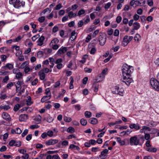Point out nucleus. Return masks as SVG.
<instances>
[{"instance_id": "nucleus-1", "label": "nucleus", "mask_w": 159, "mask_h": 159, "mask_svg": "<svg viewBox=\"0 0 159 159\" xmlns=\"http://www.w3.org/2000/svg\"><path fill=\"white\" fill-rule=\"evenodd\" d=\"M122 70L123 79L121 80V83H124L128 86L133 81L132 78L129 77L132 73L133 69L132 67L125 64L123 66Z\"/></svg>"}, {"instance_id": "nucleus-2", "label": "nucleus", "mask_w": 159, "mask_h": 159, "mask_svg": "<svg viewBox=\"0 0 159 159\" xmlns=\"http://www.w3.org/2000/svg\"><path fill=\"white\" fill-rule=\"evenodd\" d=\"M9 2L10 4L12 5L16 8L23 7L25 4L24 2H21L20 0H9Z\"/></svg>"}, {"instance_id": "nucleus-3", "label": "nucleus", "mask_w": 159, "mask_h": 159, "mask_svg": "<svg viewBox=\"0 0 159 159\" xmlns=\"http://www.w3.org/2000/svg\"><path fill=\"white\" fill-rule=\"evenodd\" d=\"M150 82L153 89L159 91V81L152 78L151 79Z\"/></svg>"}, {"instance_id": "nucleus-4", "label": "nucleus", "mask_w": 159, "mask_h": 159, "mask_svg": "<svg viewBox=\"0 0 159 159\" xmlns=\"http://www.w3.org/2000/svg\"><path fill=\"white\" fill-rule=\"evenodd\" d=\"M98 42V40L96 39H94L92 41V43H90L89 45V48H91L90 51V53L91 54H94L96 51V49L95 47H92V46H94V45H95Z\"/></svg>"}, {"instance_id": "nucleus-5", "label": "nucleus", "mask_w": 159, "mask_h": 159, "mask_svg": "<svg viewBox=\"0 0 159 159\" xmlns=\"http://www.w3.org/2000/svg\"><path fill=\"white\" fill-rule=\"evenodd\" d=\"M133 36H128L127 35L125 36L122 42V45L124 46H126L128 43L133 39Z\"/></svg>"}, {"instance_id": "nucleus-6", "label": "nucleus", "mask_w": 159, "mask_h": 159, "mask_svg": "<svg viewBox=\"0 0 159 159\" xmlns=\"http://www.w3.org/2000/svg\"><path fill=\"white\" fill-rule=\"evenodd\" d=\"M139 140L136 136L131 137L129 139V143L131 146L137 145L139 144Z\"/></svg>"}, {"instance_id": "nucleus-7", "label": "nucleus", "mask_w": 159, "mask_h": 159, "mask_svg": "<svg viewBox=\"0 0 159 159\" xmlns=\"http://www.w3.org/2000/svg\"><path fill=\"white\" fill-rule=\"evenodd\" d=\"M106 37L105 36L100 35L99 37L98 41L101 46H103L105 44L106 41Z\"/></svg>"}, {"instance_id": "nucleus-8", "label": "nucleus", "mask_w": 159, "mask_h": 159, "mask_svg": "<svg viewBox=\"0 0 159 159\" xmlns=\"http://www.w3.org/2000/svg\"><path fill=\"white\" fill-rule=\"evenodd\" d=\"M58 142L57 139H51L45 142V143L47 145H51L55 144Z\"/></svg>"}, {"instance_id": "nucleus-9", "label": "nucleus", "mask_w": 159, "mask_h": 159, "mask_svg": "<svg viewBox=\"0 0 159 159\" xmlns=\"http://www.w3.org/2000/svg\"><path fill=\"white\" fill-rule=\"evenodd\" d=\"M129 127L131 129H134L136 130H139L140 128L139 124L138 123L136 124H131L129 125Z\"/></svg>"}, {"instance_id": "nucleus-10", "label": "nucleus", "mask_w": 159, "mask_h": 159, "mask_svg": "<svg viewBox=\"0 0 159 159\" xmlns=\"http://www.w3.org/2000/svg\"><path fill=\"white\" fill-rule=\"evenodd\" d=\"M13 68V65L11 63H7L5 66H3L2 68V70H7L9 69L11 70Z\"/></svg>"}, {"instance_id": "nucleus-11", "label": "nucleus", "mask_w": 159, "mask_h": 159, "mask_svg": "<svg viewBox=\"0 0 159 159\" xmlns=\"http://www.w3.org/2000/svg\"><path fill=\"white\" fill-rule=\"evenodd\" d=\"M67 47H62L58 51L57 53L58 54H61L64 53L67 50Z\"/></svg>"}, {"instance_id": "nucleus-12", "label": "nucleus", "mask_w": 159, "mask_h": 159, "mask_svg": "<svg viewBox=\"0 0 159 159\" xmlns=\"http://www.w3.org/2000/svg\"><path fill=\"white\" fill-rule=\"evenodd\" d=\"M20 121H25L28 119V115L26 114H21L19 116Z\"/></svg>"}, {"instance_id": "nucleus-13", "label": "nucleus", "mask_w": 159, "mask_h": 159, "mask_svg": "<svg viewBox=\"0 0 159 159\" xmlns=\"http://www.w3.org/2000/svg\"><path fill=\"white\" fill-rule=\"evenodd\" d=\"M51 94L46 95V96H43L41 99V102H43L46 101L49 99L51 97Z\"/></svg>"}, {"instance_id": "nucleus-14", "label": "nucleus", "mask_w": 159, "mask_h": 159, "mask_svg": "<svg viewBox=\"0 0 159 159\" xmlns=\"http://www.w3.org/2000/svg\"><path fill=\"white\" fill-rule=\"evenodd\" d=\"M39 75L40 76V78L41 80H43L45 77V75L44 72V70H41L39 73Z\"/></svg>"}, {"instance_id": "nucleus-15", "label": "nucleus", "mask_w": 159, "mask_h": 159, "mask_svg": "<svg viewBox=\"0 0 159 159\" xmlns=\"http://www.w3.org/2000/svg\"><path fill=\"white\" fill-rule=\"evenodd\" d=\"M44 39V37L43 36H42L40 38H39L38 41V45L40 46H42L43 44V42Z\"/></svg>"}, {"instance_id": "nucleus-16", "label": "nucleus", "mask_w": 159, "mask_h": 159, "mask_svg": "<svg viewBox=\"0 0 159 159\" xmlns=\"http://www.w3.org/2000/svg\"><path fill=\"white\" fill-rule=\"evenodd\" d=\"M145 3L144 0H137L135 1V5L137 6H141Z\"/></svg>"}, {"instance_id": "nucleus-17", "label": "nucleus", "mask_w": 159, "mask_h": 159, "mask_svg": "<svg viewBox=\"0 0 159 159\" xmlns=\"http://www.w3.org/2000/svg\"><path fill=\"white\" fill-rule=\"evenodd\" d=\"M68 16L70 18H75L77 16V13H73L72 11H70L68 13Z\"/></svg>"}, {"instance_id": "nucleus-18", "label": "nucleus", "mask_w": 159, "mask_h": 159, "mask_svg": "<svg viewBox=\"0 0 159 159\" xmlns=\"http://www.w3.org/2000/svg\"><path fill=\"white\" fill-rule=\"evenodd\" d=\"M2 117L3 119L7 120L9 121L10 120L9 115L6 112H3L2 114Z\"/></svg>"}, {"instance_id": "nucleus-19", "label": "nucleus", "mask_w": 159, "mask_h": 159, "mask_svg": "<svg viewBox=\"0 0 159 159\" xmlns=\"http://www.w3.org/2000/svg\"><path fill=\"white\" fill-rule=\"evenodd\" d=\"M107 71V69H104L102 71L101 74H100L99 76V77L100 78H101V79H104L105 77V75L106 74V73Z\"/></svg>"}, {"instance_id": "nucleus-20", "label": "nucleus", "mask_w": 159, "mask_h": 159, "mask_svg": "<svg viewBox=\"0 0 159 159\" xmlns=\"http://www.w3.org/2000/svg\"><path fill=\"white\" fill-rule=\"evenodd\" d=\"M115 91H112L113 93L118 94L120 95H122V92L119 90V88L117 86H116L115 88Z\"/></svg>"}, {"instance_id": "nucleus-21", "label": "nucleus", "mask_w": 159, "mask_h": 159, "mask_svg": "<svg viewBox=\"0 0 159 159\" xmlns=\"http://www.w3.org/2000/svg\"><path fill=\"white\" fill-rule=\"evenodd\" d=\"M108 150L107 149H105L101 152V154L99 155L98 157L101 158L102 156H105L107 154Z\"/></svg>"}, {"instance_id": "nucleus-22", "label": "nucleus", "mask_w": 159, "mask_h": 159, "mask_svg": "<svg viewBox=\"0 0 159 159\" xmlns=\"http://www.w3.org/2000/svg\"><path fill=\"white\" fill-rule=\"evenodd\" d=\"M134 28L135 30H138L140 27V25L137 22H135L133 24Z\"/></svg>"}, {"instance_id": "nucleus-23", "label": "nucleus", "mask_w": 159, "mask_h": 159, "mask_svg": "<svg viewBox=\"0 0 159 159\" xmlns=\"http://www.w3.org/2000/svg\"><path fill=\"white\" fill-rule=\"evenodd\" d=\"M8 51V48L6 47L1 48L0 49V51L2 53H6Z\"/></svg>"}, {"instance_id": "nucleus-24", "label": "nucleus", "mask_w": 159, "mask_h": 159, "mask_svg": "<svg viewBox=\"0 0 159 159\" xmlns=\"http://www.w3.org/2000/svg\"><path fill=\"white\" fill-rule=\"evenodd\" d=\"M90 123L95 125L98 123V120L96 118H91L90 119Z\"/></svg>"}, {"instance_id": "nucleus-25", "label": "nucleus", "mask_w": 159, "mask_h": 159, "mask_svg": "<svg viewBox=\"0 0 159 159\" xmlns=\"http://www.w3.org/2000/svg\"><path fill=\"white\" fill-rule=\"evenodd\" d=\"M116 141L120 145H122L125 144V141L124 140H121L120 137H117Z\"/></svg>"}, {"instance_id": "nucleus-26", "label": "nucleus", "mask_w": 159, "mask_h": 159, "mask_svg": "<svg viewBox=\"0 0 159 159\" xmlns=\"http://www.w3.org/2000/svg\"><path fill=\"white\" fill-rule=\"evenodd\" d=\"M59 41L57 38H55L53 39L51 42L50 43V45L52 44H57L59 43Z\"/></svg>"}, {"instance_id": "nucleus-27", "label": "nucleus", "mask_w": 159, "mask_h": 159, "mask_svg": "<svg viewBox=\"0 0 159 159\" xmlns=\"http://www.w3.org/2000/svg\"><path fill=\"white\" fill-rule=\"evenodd\" d=\"M91 113L89 111H86L84 113V115L86 118H89L91 116Z\"/></svg>"}, {"instance_id": "nucleus-28", "label": "nucleus", "mask_w": 159, "mask_h": 159, "mask_svg": "<svg viewBox=\"0 0 159 159\" xmlns=\"http://www.w3.org/2000/svg\"><path fill=\"white\" fill-rule=\"evenodd\" d=\"M76 33L75 30L72 32L71 34V39L72 40H74L76 38V36L75 35Z\"/></svg>"}, {"instance_id": "nucleus-29", "label": "nucleus", "mask_w": 159, "mask_h": 159, "mask_svg": "<svg viewBox=\"0 0 159 159\" xmlns=\"http://www.w3.org/2000/svg\"><path fill=\"white\" fill-rule=\"evenodd\" d=\"M41 116L40 115H38L36 116L34 120L37 121L38 123H39L41 121Z\"/></svg>"}, {"instance_id": "nucleus-30", "label": "nucleus", "mask_w": 159, "mask_h": 159, "mask_svg": "<svg viewBox=\"0 0 159 159\" xmlns=\"http://www.w3.org/2000/svg\"><path fill=\"white\" fill-rule=\"evenodd\" d=\"M146 150L147 151L153 152H155L157 151V149L156 148H147Z\"/></svg>"}, {"instance_id": "nucleus-31", "label": "nucleus", "mask_w": 159, "mask_h": 159, "mask_svg": "<svg viewBox=\"0 0 159 159\" xmlns=\"http://www.w3.org/2000/svg\"><path fill=\"white\" fill-rule=\"evenodd\" d=\"M31 98L29 96L27 97V99H26V102H27V105L28 106L32 104V102H31Z\"/></svg>"}, {"instance_id": "nucleus-32", "label": "nucleus", "mask_w": 159, "mask_h": 159, "mask_svg": "<svg viewBox=\"0 0 159 159\" xmlns=\"http://www.w3.org/2000/svg\"><path fill=\"white\" fill-rule=\"evenodd\" d=\"M80 122L81 124L83 125H85L87 123V120L84 118L81 119L80 120Z\"/></svg>"}, {"instance_id": "nucleus-33", "label": "nucleus", "mask_w": 159, "mask_h": 159, "mask_svg": "<svg viewBox=\"0 0 159 159\" xmlns=\"http://www.w3.org/2000/svg\"><path fill=\"white\" fill-rule=\"evenodd\" d=\"M85 12V10L84 9H81L78 11L77 15L79 16H80L84 14Z\"/></svg>"}, {"instance_id": "nucleus-34", "label": "nucleus", "mask_w": 159, "mask_h": 159, "mask_svg": "<svg viewBox=\"0 0 159 159\" xmlns=\"http://www.w3.org/2000/svg\"><path fill=\"white\" fill-rule=\"evenodd\" d=\"M14 84H15V82H10L7 84L6 87L8 89H10L11 87L13 86Z\"/></svg>"}, {"instance_id": "nucleus-35", "label": "nucleus", "mask_w": 159, "mask_h": 159, "mask_svg": "<svg viewBox=\"0 0 159 159\" xmlns=\"http://www.w3.org/2000/svg\"><path fill=\"white\" fill-rule=\"evenodd\" d=\"M67 131L68 133H72L75 132V129L72 127H70L68 128Z\"/></svg>"}, {"instance_id": "nucleus-36", "label": "nucleus", "mask_w": 159, "mask_h": 159, "mask_svg": "<svg viewBox=\"0 0 159 159\" xmlns=\"http://www.w3.org/2000/svg\"><path fill=\"white\" fill-rule=\"evenodd\" d=\"M43 69H44V70H44V72H45L46 73H48L49 72H52V69L50 70L47 67H45L43 65Z\"/></svg>"}, {"instance_id": "nucleus-37", "label": "nucleus", "mask_w": 159, "mask_h": 159, "mask_svg": "<svg viewBox=\"0 0 159 159\" xmlns=\"http://www.w3.org/2000/svg\"><path fill=\"white\" fill-rule=\"evenodd\" d=\"M64 120L66 122H70L72 120L71 118L70 117H68L66 116H64Z\"/></svg>"}, {"instance_id": "nucleus-38", "label": "nucleus", "mask_w": 159, "mask_h": 159, "mask_svg": "<svg viewBox=\"0 0 159 159\" xmlns=\"http://www.w3.org/2000/svg\"><path fill=\"white\" fill-rule=\"evenodd\" d=\"M21 82L18 81L16 83V84L17 85H15L16 87V92H17V90H18V89L19 88L21 84Z\"/></svg>"}, {"instance_id": "nucleus-39", "label": "nucleus", "mask_w": 159, "mask_h": 159, "mask_svg": "<svg viewBox=\"0 0 159 159\" xmlns=\"http://www.w3.org/2000/svg\"><path fill=\"white\" fill-rule=\"evenodd\" d=\"M22 76H23V75L21 73L18 72V73H17L16 75V77L17 79H19L22 78Z\"/></svg>"}, {"instance_id": "nucleus-40", "label": "nucleus", "mask_w": 159, "mask_h": 159, "mask_svg": "<svg viewBox=\"0 0 159 159\" xmlns=\"http://www.w3.org/2000/svg\"><path fill=\"white\" fill-rule=\"evenodd\" d=\"M140 39V36L139 34H136L135 36L134 37V40L136 41H137L138 42L139 41Z\"/></svg>"}, {"instance_id": "nucleus-41", "label": "nucleus", "mask_w": 159, "mask_h": 159, "mask_svg": "<svg viewBox=\"0 0 159 159\" xmlns=\"http://www.w3.org/2000/svg\"><path fill=\"white\" fill-rule=\"evenodd\" d=\"M32 69H30V67L27 66H26L24 69V71L25 73H27L29 71H31Z\"/></svg>"}, {"instance_id": "nucleus-42", "label": "nucleus", "mask_w": 159, "mask_h": 159, "mask_svg": "<svg viewBox=\"0 0 159 159\" xmlns=\"http://www.w3.org/2000/svg\"><path fill=\"white\" fill-rule=\"evenodd\" d=\"M43 53L42 51H39L37 52V56L39 58H41L43 56Z\"/></svg>"}, {"instance_id": "nucleus-43", "label": "nucleus", "mask_w": 159, "mask_h": 159, "mask_svg": "<svg viewBox=\"0 0 159 159\" xmlns=\"http://www.w3.org/2000/svg\"><path fill=\"white\" fill-rule=\"evenodd\" d=\"M54 50H57L59 48V46L57 44L50 45Z\"/></svg>"}, {"instance_id": "nucleus-44", "label": "nucleus", "mask_w": 159, "mask_h": 159, "mask_svg": "<svg viewBox=\"0 0 159 159\" xmlns=\"http://www.w3.org/2000/svg\"><path fill=\"white\" fill-rule=\"evenodd\" d=\"M2 109H3L5 111H7L10 108V107L8 105H5L1 107Z\"/></svg>"}, {"instance_id": "nucleus-45", "label": "nucleus", "mask_w": 159, "mask_h": 159, "mask_svg": "<svg viewBox=\"0 0 159 159\" xmlns=\"http://www.w3.org/2000/svg\"><path fill=\"white\" fill-rule=\"evenodd\" d=\"M20 106L19 104H17L15 105L14 107V110L15 111H17L20 108Z\"/></svg>"}, {"instance_id": "nucleus-46", "label": "nucleus", "mask_w": 159, "mask_h": 159, "mask_svg": "<svg viewBox=\"0 0 159 159\" xmlns=\"http://www.w3.org/2000/svg\"><path fill=\"white\" fill-rule=\"evenodd\" d=\"M9 145L11 146H15V140H12L10 141L9 143Z\"/></svg>"}, {"instance_id": "nucleus-47", "label": "nucleus", "mask_w": 159, "mask_h": 159, "mask_svg": "<svg viewBox=\"0 0 159 159\" xmlns=\"http://www.w3.org/2000/svg\"><path fill=\"white\" fill-rule=\"evenodd\" d=\"M21 144V142L20 141H15V146L17 147H20Z\"/></svg>"}, {"instance_id": "nucleus-48", "label": "nucleus", "mask_w": 159, "mask_h": 159, "mask_svg": "<svg viewBox=\"0 0 159 159\" xmlns=\"http://www.w3.org/2000/svg\"><path fill=\"white\" fill-rule=\"evenodd\" d=\"M90 145H94L97 143L96 141L94 139H91L89 140Z\"/></svg>"}, {"instance_id": "nucleus-49", "label": "nucleus", "mask_w": 159, "mask_h": 159, "mask_svg": "<svg viewBox=\"0 0 159 159\" xmlns=\"http://www.w3.org/2000/svg\"><path fill=\"white\" fill-rule=\"evenodd\" d=\"M28 64V62L27 61H25L22 63V64L21 65L20 68L22 69L24 68Z\"/></svg>"}, {"instance_id": "nucleus-50", "label": "nucleus", "mask_w": 159, "mask_h": 159, "mask_svg": "<svg viewBox=\"0 0 159 159\" xmlns=\"http://www.w3.org/2000/svg\"><path fill=\"white\" fill-rule=\"evenodd\" d=\"M28 129H25L21 134V135L23 137H24L25 135H26L28 133Z\"/></svg>"}, {"instance_id": "nucleus-51", "label": "nucleus", "mask_w": 159, "mask_h": 159, "mask_svg": "<svg viewBox=\"0 0 159 159\" xmlns=\"http://www.w3.org/2000/svg\"><path fill=\"white\" fill-rule=\"evenodd\" d=\"M111 5V2H108L105 5L104 8L106 10H107Z\"/></svg>"}, {"instance_id": "nucleus-52", "label": "nucleus", "mask_w": 159, "mask_h": 159, "mask_svg": "<svg viewBox=\"0 0 159 159\" xmlns=\"http://www.w3.org/2000/svg\"><path fill=\"white\" fill-rule=\"evenodd\" d=\"M122 18L120 16H118L117 17L116 21L118 23H119L121 21Z\"/></svg>"}, {"instance_id": "nucleus-53", "label": "nucleus", "mask_w": 159, "mask_h": 159, "mask_svg": "<svg viewBox=\"0 0 159 159\" xmlns=\"http://www.w3.org/2000/svg\"><path fill=\"white\" fill-rule=\"evenodd\" d=\"M62 7V6L61 4H59L57 5L56 7L54 8V9L55 10H58L60 9Z\"/></svg>"}, {"instance_id": "nucleus-54", "label": "nucleus", "mask_w": 159, "mask_h": 159, "mask_svg": "<svg viewBox=\"0 0 159 159\" xmlns=\"http://www.w3.org/2000/svg\"><path fill=\"white\" fill-rule=\"evenodd\" d=\"M45 19L44 16H42L38 18V21L40 22H43L44 21Z\"/></svg>"}, {"instance_id": "nucleus-55", "label": "nucleus", "mask_w": 159, "mask_h": 159, "mask_svg": "<svg viewBox=\"0 0 159 159\" xmlns=\"http://www.w3.org/2000/svg\"><path fill=\"white\" fill-rule=\"evenodd\" d=\"M86 17H87V19L85 20L84 21V24H87L90 21V19H89V16L87 15Z\"/></svg>"}, {"instance_id": "nucleus-56", "label": "nucleus", "mask_w": 159, "mask_h": 159, "mask_svg": "<svg viewBox=\"0 0 159 159\" xmlns=\"http://www.w3.org/2000/svg\"><path fill=\"white\" fill-rule=\"evenodd\" d=\"M146 125L147 126H150V127H152L153 126V124L152 123L149 122V121H146L145 123Z\"/></svg>"}, {"instance_id": "nucleus-57", "label": "nucleus", "mask_w": 159, "mask_h": 159, "mask_svg": "<svg viewBox=\"0 0 159 159\" xmlns=\"http://www.w3.org/2000/svg\"><path fill=\"white\" fill-rule=\"evenodd\" d=\"M39 127V126L37 125H32L30 126V128L32 129H37Z\"/></svg>"}, {"instance_id": "nucleus-58", "label": "nucleus", "mask_w": 159, "mask_h": 159, "mask_svg": "<svg viewBox=\"0 0 159 159\" xmlns=\"http://www.w3.org/2000/svg\"><path fill=\"white\" fill-rule=\"evenodd\" d=\"M147 2L149 6H152L153 5V2L152 0H148Z\"/></svg>"}, {"instance_id": "nucleus-59", "label": "nucleus", "mask_w": 159, "mask_h": 159, "mask_svg": "<svg viewBox=\"0 0 159 159\" xmlns=\"http://www.w3.org/2000/svg\"><path fill=\"white\" fill-rule=\"evenodd\" d=\"M91 39V35H88L87 37L86 38L85 42H89Z\"/></svg>"}, {"instance_id": "nucleus-60", "label": "nucleus", "mask_w": 159, "mask_h": 159, "mask_svg": "<svg viewBox=\"0 0 159 159\" xmlns=\"http://www.w3.org/2000/svg\"><path fill=\"white\" fill-rule=\"evenodd\" d=\"M119 31L117 29L116 30H115L114 32V35L115 36H117L119 35Z\"/></svg>"}, {"instance_id": "nucleus-61", "label": "nucleus", "mask_w": 159, "mask_h": 159, "mask_svg": "<svg viewBox=\"0 0 159 159\" xmlns=\"http://www.w3.org/2000/svg\"><path fill=\"white\" fill-rule=\"evenodd\" d=\"M99 32V30H95L93 33V34L92 36L93 37H95L96 35Z\"/></svg>"}, {"instance_id": "nucleus-62", "label": "nucleus", "mask_w": 159, "mask_h": 159, "mask_svg": "<svg viewBox=\"0 0 159 159\" xmlns=\"http://www.w3.org/2000/svg\"><path fill=\"white\" fill-rule=\"evenodd\" d=\"M139 18V16L137 14H135L133 16L134 20L135 21H137L138 20Z\"/></svg>"}, {"instance_id": "nucleus-63", "label": "nucleus", "mask_w": 159, "mask_h": 159, "mask_svg": "<svg viewBox=\"0 0 159 159\" xmlns=\"http://www.w3.org/2000/svg\"><path fill=\"white\" fill-rule=\"evenodd\" d=\"M68 16H65L62 18V21L63 22L66 21L68 20Z\"/></svg>"}, {"instance_id": "nucleus-64", "label": "nucleus", "mask_w": 159, "mask_h": 159, "mask_svg": "<svg viewBox=\"0 0 159 159\" xmlns=\"http://www.w3.org/2000/svg\"><path fill=\"white\" fill-rule=\"evenodd\" d=\"M58 30V27L57 26H55L52 29V31L54 33H56Z\"/></svg>"}]
</instances>
